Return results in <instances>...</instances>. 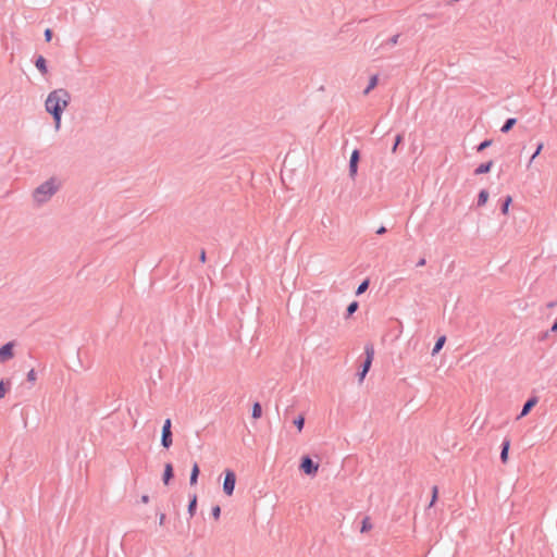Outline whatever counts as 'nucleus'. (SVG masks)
Wrapping results in <instances>:
<instances>
[{
  "label": "nucleus",
  "instance_id": "obj_1",
  "mask_svg": "<svg viewBox=\"0 0 557 557\" xmlns=\"http://www.w3.org/2000/svg\"><path fill=\"white\" fill-rule=\"evenodd\" d=\"M71 101V94L65 88H58L49 92L45 108L51 114L55 129H60L63 111Z\"/></svg>",
  "mask_w": 557,
  "mask_h": 557
},
{
  "label": "nucleus",
  "instance_id": "obj_2",
  "mask_svg": "<svg viewBox=\"0 0 557 557\" xmlns=\"http://www.w3.org/2000/svg\"><path fill=\"white\" fill-rule=\"evenodd\" d=\"M58 190L59 185L57 184V180L51 177L35 188L33 193L34 201L37 205L46 203Z\"/></svg>",
  "mask_w": 557,
  "mask_h": 557
},
{
  "label": "nucleus",
  "instance_id": "obj_3",
  "mask_svg": "<svg viewBox=\"0 0 557 557\" xmlns=\"http://www.w3.org/2000/svg\"><path fill=\"white\" fill-rule=\"evenodd\" d=\"M299 468L305 474L313 476L319 470V463L306 455L301 457Z\"/></svg>",
  "mask_w": 557,
  "mask_h": 557
},
{
  "label": "nucleus",
  "instance_id": "obj_4",
  "mask_svg": "<svg viewBox=\"0 0 557 557\" xmlns=\"http://www.w3.org/2000/svg\"><path fill=\"white\" fill-rule=\"evenodd\" d=\"M236 474L233 470L226 469L224 471L223 492L227 496H232L235 490Z\"/></svg>",
  "mask_w": 557,
  "mask_h": 557
},
{
  "label": "nucleus",
  "instance_id": "obj_5",
  "mask_svg": "<svg viewBox=\"0 0 557 557\" xmlns=\"http://www.w3.org/2000/svg\"><path fill=\"white\" fill-rule=\"evenodd\" d=\"M172 422L170 419H166L163 423V426H162V433H161V445L164 447V448H170L172 443H173V438H172Z\"/></svg>",
  "mask_w": 557,
  "mask_h": 557
},
{
  "label": "nucleus",
  "instance_id": "obj_6",
  "mask_svg": "<svg viewBox=\"0 0 557 557\" xmlns=\"http://www.w3.org/2000/svg\"><path fill=\"white\" fill-rule=\"evenodd\" d=\"M14 357V342H9L0 347V363H4Z\"/></svg>",
  "mask_w": 557,
  "mask_h": 557
},
{
  "label": "nucleus",
  "instance_id": "obj_7",
  "mask_svg": "<svg viewBox=\"0 0 557 557\" xmlns=\"http://www.w3.org/2000/svg\"><path fill=\"white\" fill-rule=\"evenodd\" d=\"M360 161V151L358 149H355L349 159V177L355 180L357 173H358V164Z\"/></svg>",
  "mask_w": 557,
  "mask_h": 557
},
{
  "label": "nucleus",
  "instance_id": "obj_8",
  "mask_svg": "<svg viewBox=\"0 0 557 557\" xmlns=\"http://www.w3.org/2000/svg\"><path fill=\"white\" fill-rule=\"evenodd\" d=\"M366 359L361 364V369L369 371L374 358V347L372 344H367L364 347Z\"/></svg>",
  "mask_w": 557,
  "mask_h": 557
},
{
  "label": "nucleus",
  "instance_id": "obj_9",
  "mask_svg": "<svg viewBox=\"0 0 557 557\" xmlns=\"http://www.w3.org/2000/svg\"><path fill=\"white\" fill-rule=\"evenodd\" d=\"M537 401H539L537 397H535V396L530 397L524 403L522 410H521L520 414L518 416V419L525 417L532 410V408L537 404Z\"/></svg>",
  "mask_w": 557,
  "mask_h": 557
},
{
  "label": "nucleus",
  "instance_id": "obj_10",
  "mask_svg": "<svg viewBox=\"0 0 557 557\" xmlns=\"http://www.w3.org/2000/svg\"><path fill=\"white\" fill-rule=\"evenodd\" d=\"M174 478V469L172 463L168 462L164 466L162 481L165 485H169L170 481Z\"/></svg>",
  "mask_w": 557,
  "mask_h": 557
},
{
  "label": "nucleus",
  "instance_id": "obj_11",
  "mask_svg": "<svg viewBox=\"0 0 557 557\" xmlns=\"http://www.w3.org/2000/svg\"><path fill=\"white\" fill-rule=\"evenodd\" d=\"M510 448V440L504 438L502 443V450H500V460L503 463H506L508 461V453Z\"/></svg>",
  "mask_w": 557,
  "mask_h": 557
},
{
  "label": "nucleus",
  "instance_id": "obj_12",
  "mask_svg": "<svg viewBox=\"0 0 557 557\" xmlns=\"http://www.w3.org/2000/svg\"><path fill=\"white\" fill-rule=\"evenodd\" d=\"M35 66L42 75H46L48 73L47 61L42 55H38L36 58Z\"/></svg>",
  "mask_w": 557,
  "mask_h": 557
},
{
  "label": "nucleus",
  "instance_id": "obj_13",
  "mask_svg": "<svg viewBox=\"0 0 557 557\" xmlns=\"http://www.w3.org/2000/svg\"><path fill=\"white\" fill-rule=\"evenodd\" d=\"M493 166V161L490 160L487 162H484V163H481L475 170H474V174L475 175H481V174H485V173H488L491 171Z\"/></svg>",
  "mask_w": 557,
  "mask_h": 557
},
{
  "label": "nucleus",
  "instance_id": "obj_14",
  "mask_svg": "<svg viewBox=\"0 0 557 557\" xmlns=\"http://www.w3.org/2000/svg\"><path fill=\"white\" fill-rule=\"evenodd\" d=\"M200 473V469L197 462L194 463L190 472L189 483L190 485H195L198 482V476Z\"/></svg>",
  "mask_w": 557,
  "mask_h": 557
},
{
  "label": "nucleus",
  "instance_id": "obj_15",
  "mask_svg": "<svg viewBox=\"0 0 557 557\" xmlns=\"http://www.w3.org/2000/svg\"><path fill=\"white\" fill-rule=\"evenodd\" d=\"M517 123V119L515 117H509L505 121V123L503 124L502 128H500V132L502 133H508L509 131L512 129V127L516 125Z\"/></svg>",
  "mask_w": 557,
  "mask_h": 557
},
{
  "label": "nucleus",
  "instance_id": "obj_16",
  "mask_svg": "<svg viewBox=\"0 0 557 557\" xmlns=\"http://www.w3.org/2000/svg\"><path fill=\"white\" fill-rule=\"evenodd\" d=\"M488 200V191L486 189H482L478 195V207H483Z\"/></svg>",
  "mask_w": 557,
  "mask_h": 557
},
{
  "label": "nucleus",
  "instance_id": "obj_17",
  "mask_svg": "<svg viewBox=\"0 0 557 557\" xmlns=\"http://www.w3.org/2000/svg\"><path fill=\"white\" fill-rule=\"evenodd\" d=\"M196 509H197V495L194 494L190 496V499H189V504H188V513L190 515V517H193L196 512Z\"/></svg>",
  "mask_w": 557,
  "mask_h": 557
},
{
  "label": "nucleus",
  "instance_id": "obj_18",
  "mask_svg": "<svg viewBox=\"0 0 557 557\" xmlns=\"http://www.w3.org/2000/svg\"><path fill=\"white\" fill-rule=\"evenodd\" d=\"M262 416V407H261V404L256 401L253 405H252V409H251V417L253 419H259L261 418Z\"/></svg>",
  "mask_w": 557,
  "mask_h": 557
},
{
  "label": "nucleus",
  "instance_id": "obj_19",
  "mask_svg": "<svg viewBox=\"0 0 557 557\" xmlns=\"http://www.w3.org/2000/svg\"><path fill=\"white\" fill-rule=\"evenodd\" d=\"M377 82H379L377 75L371 76L367 88L363 90V94L368 95L373 88L376 87Z\"/></svg>",
  "mask_w": 557,
  "mask_h": 557
},
{
  "label": "nucleus",
  "instance_id": "obj_20",
  "mask_svg": "<svg viewBox=\"0 0 557 557\" xmlns=\"http://www.w3.org/2000/svg\"><path fill=\"white\" fill-rule=\"evenodd\" d=\"M512 202V198L511 196H506L502 202V206H500V211L503 214H507L508 213V210H509V206L511 205Z\"/></svg>",
  "mask_w": 557,
  "mask_h": 557
},
{
  "label": "nucleus",
  "instance_id": "obj_21",
  "mask_svg": "<svg viewBox=\"0 0 557 557\" xmlns=\"http://www.w3.org/2000/svg\"><path fill=\"white\" fill-rule=\"evenodd\" d=\"M446 342V337L445 336H441L437 338L434 347H433V350H432V355H436L440 352V350L443 348L444 344Z\"/></svg>",
  "mask_w": 557,
  "mask_h": 557
},
{
  "label": "nucleus",
  "instance_id": "obj_22",
  "mask_svg": "<svg viewBox=\"0 0 557 557\" xmlns=\"http://www.w3.org/2000/svg\"><path fill=\"white\" fill-rule=\"evenodd\" d=\"M10 385H11V381L9 379L0 381V399L5 396L8 387Z\"/></svg>",
  "mask_w": 557,
  "mask_h": 557
},
{
  "label": "nucleus",
  "instance_id": "obj_23",
  "mask_svg": "<svg viewBox=\"0 0 557 557\" xmlns=\"http://www.w3.org/2000/svg\"><path fill=\"white\" fill-rule=\"evenodd\" d=\"M358 308H359V305L357 301L350 302L346 309V318H349L350 315H352L358 310Z\"/></svg>",
  "mask_w": 557,
  "mask_h": 557
},
{
  "label": "nucleus",
  "instance_id": "obj_24",
  "mask_svg": "<svg viewBox=\"0 0 557 557\" xmlns=\"http://www.w3.org/2000/svg\"><path fill=\"white\" fill-rule=\"evenodd\" d=\"M372 529V524L370 522L369 517H364L361 522L360 532L366 533Z\"/></svg>",
  "mask_w": 557,
  "mask_h": 557
},
{
  "label": "nucleus",
  "instance_id": "obj_25",
  "mask_svg": "<svg viewBox=\"0 0 557 557\" xmlns=\"http://www.w3.org/2000/svg\"><path fill=\"white\" fill-rule=\"evenodd\" d=\"M369 284H370L369 278H366L364 281H362L356 290V295L359 296V295L363 294L369 288Z\"/></svg>",
  "mask_w": 557,
  "mask_h": 557
},
{
  "label": "nucleus",
  "instance_id": "obj_26",
  "mask_svg": "<svg viewBox=\"0 0 557 557\" xmlns=\"http://www.w3.org/2000/svg\"><path fill=\"white\" fill-rule=\"evenodd\" d=\"M294 424L295 426L298 429L299 432L302 431L304 429V425H305V417L302 414L298 416L295 420H294Z\"/></svg>",
  "mask_w": 557,
  "mask_h": 557
},
{
  "label": "nucleus",
  "instance_id": "obj_27",
  "mask_svg": "<svg viewBox=\"0 0 557 557\" xmlns=\"http://www.w3.org/2000/svg\"><path fill=\"white\" fill-rule=\"evenodd\" d=\"M493 144V140L492 139H485L483 140L482 143H480L478 146H476V151L478 152H481L483 151L484 149L488 148L490 146H492Z\"/></svg>",
  "mask_w": 557,
  "mask_h": 557
},
{
  "label": "nucleus",
  "instance_id": "obj_28",
  "mask_svg": "<svg viewBox=\"0 0 557 557\" xmlns=\"http://www.w3.org/2000/svg\"><path fill=\"white\" fill-rule=\"evenodd\" d=\"M403 140H404V135L403 134L396 135L394 145L392 147V152L393 153H395L397 151V147H398V145H400L403 143Z\"/></svg>",
  "mask_w": 557,
  "mask_h": 557
},
{
  "label": "nucleus",
  "instance_id": "obj_29",
  "mask_svg": "<svg viewBox=\"0 0 557 557\" xmlns=\"http://www.w3.org/2000/svg\"><path fill=\"white\" fill-rule=\"evenodd\" d=\"M544 145L543 143H540L536 147V150L534 151V153L532 154L531 159H530V162H529V165L533 162V160L541 153L542 149H543Z\"/></svg>",
  "mask_w": 557,
  "mask_h": 557
},
{
  "label": "nucleus",
  "instance_id": "obj_30",
  "mask_svg": "<svg viewBox=\"0 0 557 557\" xmlns=\"http://www.w3.org/2000/svg\"><path fill=\"white\" fill-rule=\"evenodd\" d=\"M437 495H438V488H437V486H433V488H432V498H431V502H430V507H432L435 504V502L437 499Z\"/></svg>",
  "mask_w": 557,
  "mask_h": 557
},
{
  "label": "nucleus",
  "instance_id": "obj_31",
  "mask_svg": "<svg viewBox=\"0 0 557 557\" xmlns=\"http://www.w3.org/2000/svg\"><path fill=\"white\" fill-rule=\"evenodd\" d=\"M211 513H212L213 518L215 520H218L220 518V516H221V507L219 505L213 506L212 510H211Z\"/></svg>",
  "mask_w": 557,
  "mask_h": 557
},
{
  "label": "nucleus",
  "instance_id": "obj_32",
  "mask_svg": "<svg viewBox=\"0 0 557 557\" xmlns=\"http://www.w3.org/2000/svg\"><path fill=\"white\" fill-rule=\"evenodd\" d=\"M36 380H37V374H36L35 370L34 369L29 370L27 373V381L30 383H35Z\"/></svg>",
  "mask_w": 557,
  "mask_h": 557
},
{
  "label": "nucleus",
  "instance_id": "obj_33",
  "mask_svg": "<svg viewBox=\"0 0 557 557\" xmlns=\"http://www.w3.org/2000/svg\"><path fill=\"white\" fill-rule=\"evenodd\" d=\"M44 36L46 41H50L52 39L53 32L50 28H47L44 33Z\"/></svg>",
  "mask_w": 557,
  "mask_h": 557
},
{
  "label": "nucleus",
  "instance_id": "obj_34",
  "mask_svg": "<svg viewBox=\"0 0 557 557\" xmlns=\"http://www.w3.org/2000/svg\"><path fill=\"white\" fill-rule=\"evenodd\" d=\"M550 333H553V332L550 331V329H549V330H547V331H545V332H543V333L539 336V341H541V342L546 341V339L549 337V334H550Z\"/></svg>",
  "mask_w": 557,
  "mask_h": 557
},
{
  "label": "nucleus",
  "instance_id": "obj_35",
  "mask_svg": "<svg viewBox=\"0 0 557 557\" xmlns=\"http://www.w3.org/2000/svg\"><path fill=\"white\" fill-rule=\"evenodd\" d=\"M398 38H399V35L396 34L394 36H392L388 40H387V44L391 45V46H395L397 42H398Z\"/></svg>",
  "mask_w": 557,
  "mask_h": 557
},
{
  "label": "nucleus",
  "instance_id": "obj_36",
  "mask_svg": "<svg viewBox=\"0 0 557 557\" xmlns=\"http://www.w3.org/2000/svg\"><path fill=\"white\" fill-rule=\"evenodd\" d=\"M368 372L369 371H364V369H360V371L358 372L359 381H363Z\"/></svg>",
  "mask_w": 557,
  "mask_h": 557
},
{
  "label": "nucleus",
  "instance_id": "obj_37",
  "mask_svg": "<svg viewBox=\"0 0 557 557\" xmlns=\"http://www.w3.org/2000/svg\"><path fill=\"white\" fill-rule=\"evenodd\" d=\"M368 372L369 371H364V369H360V371L358 372L359 381H363Z\"/></svg>",
  "mask_w": 557,
  "mask_h": 557
},
{
  "label": "nucleus",
  "instance_id": "obj_38",
  "mask_svg": "<svg viewBox=\"0 0 557 557\" xmlns=\"http://www.w3.org/2000/svg\"><path fill=\"white\" fill-rule=\"evenodd\" d=\"M199 260L205 263L206 260H207V256H206V250L205 249H201L200 251V255H199Z\"/></svg>",
  "mask_w": 557,
  "mask_h": 557
},
{
  "label": "nucleus",
  "instance_id": "obj_39",
  "mask_svg": "<svg viewBox=\"0 0 557 557\" xmlns=\"http://www.w3.org/2000/svg\"><path fill=\"white\" fill-rule=\"evenodd\" d=\"M387 232L386 227L385 226H380L377 230H376V234L377 235H383Z\"/></svg>",
  "mask_w": 557,
  "mask_h": 557
},
{
  "label": "nucleus",
  "instance_id": "obj_40",
  "mask_svg": "<svg viewBox=\"0 0 557 557\" xmlns=\"http://www.w3.org/2000/svg\"><path fill=\"white\" fill-rule=\"evenodd\" d=\"M165 518H166L165 513H160V516H159V524L160 525L164 524Z\"/></svg>",
  "mask_w": 557,
  "mask_h": 557
},
{
  "label": "nucleus",
  "instance_id": "obj_41",
  "mask_svg": "<svg viewBox=\"0 0 557 557\" xmlns=\"http://www.w3.org/2000/svg\"><path fill=\"white\" fill-rule=\"evenodd\" d=\"M425 259L424 258H421L418 262H417V267H423L425 265Z\"/></svg>",
  "mask_w": 557,
  "mask_h": 557
},
{
  "label": "nucleus",
  "instance_id": "obj_42",
  "mask_svg": "<svg viewBox=\"0 0 557 557\" xmlns=\"http://www.w3.org/2000/svg\"><path fill=\"white\" fill-rule=\"evenodd\" d=\"M140 500H141V503L147 504L149 502V496L148 495H143Z\"/></svg>",
  "mask_w": 557,
  "mask_h": 557
},
{
  "label": "nucleus",
  "instance_id": "obj_43",
  "mask_svg": "<svg viewBox=\"0 0 557 557\" xmlns=\"http://www.w3.org/2000/svg\"><path fill=\"white\" fill-rule=\"evenodd\" d=\"M556 305H557V301H550V302H548V304H547V307H548V308H553V307H555Z\"/></svg>",
  "mask_w": 557,
  "mask_h": 557
}]
</instances>
